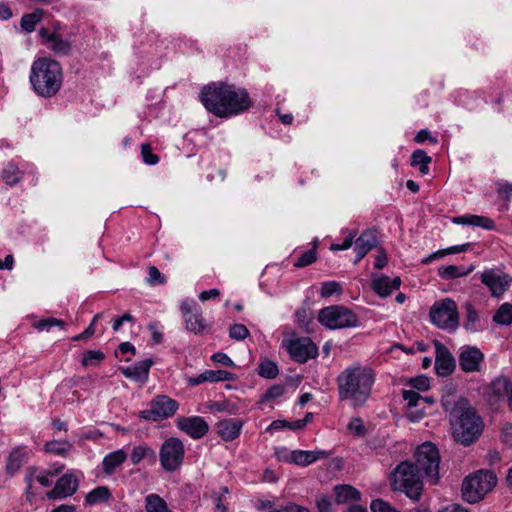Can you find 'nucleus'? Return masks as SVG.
<instances>
[{"label":"nucleus","mask_w":512,"mask_h":512,"mask_svg":"<svg viewBox=\"0 0 512 512\" xmlns=\"http://www.w3.org/2000/svg\"><path fill=\"white\" fill-rule=\"evenodd\" d=\"M378 239L377 233L374 229L365 230L356 240H355V251H356V259L355 263H358L362 260L370 250L377 246Z\"/></svg>","instance_id":"18"},{"label":"nucleus","mask_w":512,"mask_h":512,"mask_svg":"<svg viewBox=\"0 0 512 512\" xmlns=\"http://www.w3.org/2000/svg\"><path fill=\"white\" fill-rule=\"evenodd\" d=\"M409 384L419 391H426L430 386L429 379L426 376L411 378Z\"/></svg>","instance_id":"57"},{"label":"nucleus","mask_w":512,"mask_h":512,"mask_svg":"<svg viewBox=\"0 0 512 512\" xmlns=\"http://www.w3.org/2000/svg\"><path fill=\"white\" fill-rule=\"evenodd\" d=\"M43 17L42 9H35L33 12L23 15L20 25L22 29L28 33L35 30L36 24L41 21Z\"/></svg>","instance_id":"35"},{"label":"nucleus","mask_w":512,"mask_h":512,"mask_svg":"<svg viewBox=\"0 0 512 512\" xmlns=\"http://www.w3.org/2000/svg\"><path fill=\"white\" fill-rule=\"evenodd\" d=\"M370 509L372 512H400L390 503L382 500L375 499L371 502Z\"/></svg>","instance_id":"48"},{"label":"nucleus","mask_w":512,"mask_h":512,"mask_svg":"<svg viewBox=\"0 0 512 512\" xmlns=\"http://www.w3.org/2000/svg\"><path fill=\"white\" fill-rule=\"evenodd\" d=\"M475 266L470 264L468 267L463 268L457 265H447L438 268V275L445 280H452L455 278L465 277L473 272Z\"/></svg>","instance_id":"27"},{"label":"nucleus","mask_w":512,"mask_h":512,"mask_svg":"<svg viewBox=\"0 0 512 512\" xmlns=\"http://www.w3.org/2000/svg\"><path fill=\"white\" fill-rule=\"evenodd\" d=\"M316 505H317L319 512H329L330 507H331V502L327 497L322 496V497L316 499Z\"/></svg>","instance_id":"63"},{"label":"nucleus","mask_w":512,"mask_h":512,"mask_svg":"<svg viewBox=\"0 0 512 512\" xmlns=\"http://www.w3.org/2000/svg\"><path fill=\"white\" fill-rule=\"evenodd\" d=\"M328 452L324 450H316V451H304V450H295L290 455V460L292 463L301 466H307L317 460L324 459L328 457Z\"/></svg>","instance_id":"22"},{"label":"nucleus","mask_w":512,"mask_h":512,"mask_svg":"<svg viewBox=\"0 0 512 512\" xmlns=\"http://www.w3.org/2000/svg\"><path fill=\"white\" fill-rule=\"evenodd\" d=\"M431 322L439 329L454 332L459 326V312L456 302L451 298L436 301L429 311Z\"/></svg>","instance_id":"6"},{"label":"nucleus","mask_w":512,"mask_h":512,"mask_svg":"<svg viewBox=\"0 0 512 512\" xmlns=\"http://www.w3.org/2000/svg\"><path fill=\"white\" fill-rule=\"evenodd\" d=\"M402 396L407 401L408 409H414L418 406L419 401L424 400L418 392L413 390H403Z\"/></svg>","instance_id":"47"},{"label":"nucleus","mask_w":512,"mask_h":512,"mask_svg":"<svg viewBox=\"0 0 512 512\" xmlns=\"http://www.w3.org/2000/svg\"><path fill=\"white\" fill-rule=\"evenodd\" d=\"M249 335V331L243 324H234L229 329V336L235 340H244Z\"/></svg>","instance_id":"49"},{"label":"nucleus","mask_w":512,"mask_h":512,"mask_svg":"<svg viewBox=\"0 0 512 512\" xmlns=\"http://www.w3.org/2000/svg\"><path fill=\"white\" fill-rule=\"evenodd\" d=\"M64 469L63 465L54 469L40 470L35 466L28 467L26 470V480H47L48 477L59 475Z\"/></svg>","instance_id":"31"},{"label":"nucleus","mask_w":512,"mask_h":512,"mask_svg":"<svg viewBox=\"0 0 512 512\" xmlns=\"http://www.w3.org/2000/svg\"><path fill=\"white\" fill-rule=\"evenodd\" d=\"M110 497V490L105 486H99L87 494L86 502L90 505H94L99 502L108 501Z\"/></svg>","instance_id":"36"},{"label":"nucleus","mask_w":512,"mask_h":512,"mask_svg":"<svg viewBox=\"0 0 512 512\" xmlns=\"http://www.w3.org/2000/svg\"><path fill=\"white\" fill-rule=\"evenodd\" d=\"M148 283L151 285L164 284L166 282L165 277L155 266H150L148 269Z\"/></svg>","instance_id":"56"},{"label":"nucleus","mask_w":512,"mask_h":512,"mask_svg":"<svg viewBox=\"0 0 512 512\" xmlns=\"http://www.w3.org/2000/svg\"><path fill=\"white\" fill-rule=\"evenodd\" d=\"M29 79L37 95L50 98L55 96L62 86V68L53 59L39 58L32 63Z\"/></svg>","instance_id":"4"},{"label":"nucleus","mask_w":512,"mask_h":512,"mask_svg":"<svg viewBox=\"0 0 512 512\" xmlns=\"http://www.w3.org/2000/svg\"><path fill=\"white\" fill-rule=\"evenodd\" d=\"M127 459L124 450L119 449L107 454L102 462L103 470L107 475H111L115 469Z\"/></svg>","instance_id":"28"},{"label":"nucleus","mask_w":512,"mask_h":512,"mask_svg":"<svg viewBox=\"0 0 512 512\" xmlns=\"http://www.w3.org/2000/svg\"><path fill=\"white\" fill-rule=\"evenodd\" d=\"M47 46L56 54L67 55L71 51V44L58 33L53 32L47 37Z\"/></svg>","instance_id":"30"},{"label":"nucleus","mask_w":512,"mask_h":512,"mask_svg":"<svg viewBox=\"0 0 512 512\" xmlns=\"http://www.w3.org/2000/svg\"><path fill=\"white\" fill-rule=\"evenodd\" d=\"M71 445L66 441H50L45 444V451L57 455H65Z\"/></svg>","instance_id":"41"},{"label":"nucleus","mask_w":512,"mask_h":512,"mask_svg":"<svg viewBox=\"0 0 512 512\" xmlns=\"http://www.w3.org/2000/svg\"><path fill=\"white\" fill-rule=\"evenodd\" d=\"M316 259H317L316 249L313 248V249H310V250L306 251L305 253H303L297 259L294 266L299 267V268L306 267V266L314 263L316 261Z\"/></svg>","instance_id":"45"},{"label":"nucleus","mask_w":512,"mask_h":512,"mask_svg":"<svg viewBox=\"0 0 512 512\" xmlns=\"http://www.w3.org/2000/svg\"><path fill=\"white\" fill-rule=\"evenodd\" d=\"M285 387L281 384L271 386L266 393L262 396L261 402L276 399L284 394Z\"/></svg>","instance_id":"51"},{"label":"nucleus","mask_w":512,"mask_h":512,"mask_svg":"<svg viewBox=\"0 0 512 512\" xmlns=\"http://www.w3.org/2000/svg\"><path fill=\"white\" fill-rule=\"evenodd\" d=\"M401 285L400 277L390 279L388 276H380L372 280V288L380 297L389 296L392 291L397 290Z\"/></svg>","instance_id":"19"},{"label":"nucleus","mask_w":512,"mask_h":512,"mask_svg":"<svg viewBox=\"0 0 512 512\" xmlns=\"http://www.w3.org/2000/svg\"><path fill=\"white\" fill-rule=\"evenodd\" d=\"M283 345L291 358L300 363H304L318 354L316 345L307 337L290 339L284 341Z\"/></svg>","instance_id":"11"},{"label":"nucleus","mask_w":512,"mask_h":512,"mask_svg":"<svg viewBox=\"0 0 512 512\" xmlns=\"http://www.w3.org/2000/svg\"><path fill=\"white\" fill-rule=\"evenodd\" d=\"M185 448L183 442L176 437H170L163 442L159 451L161 467L167 472L177 471L184 460Z\"/></svg>","instance_id":"8"},{"label":"nucleus","mask_w":512,"mask_h":512,"mask_svg":"<svg viewBox=\"0 0 512 512\" xmlns=\"http://www.w3.org/2000/svg\"><path fill=\"white\" fill-rule=\"evenodd\" d=\"M439 512H470L467 508L463 507L458 503H453L445 508L439 510Z\"/></svg>","instance_id":"64"},{"label":"nucleus","mask_w":512,"mask_h":512,"mask_svg":"<svg viewBox=\"0 0 512 512\" xmlns=\"http://www.w3.org/2000/svg\"><path fill=\"white\" fill-rule=\"evenodd\" d=\"M496 486V482H462L460 493L463 501L475 504L482 501Z\"/></svg>","instance_id":"12"},{"label":"nucleus","mask_w":512,"mask_h":512,"mask_svg":"<svg viewBox=\"0 0 512 512\" xmlns=\"http://www.w3.org/2000/svg\"><path fill=\"white\" fill-rule=\"evenodd\" d=\"M270 512H310L307 508L296 505V504H289L285 507H282L280 509H275Z\"/></svg>","instance_id":"62"},{"label":"nucleus","mask_w":512,"mask_h":512,"mask_svg":"<svg viewBox=\"0 0 512 512\" xmlns=\"http://www.w3.org/2000/svg\"><path fill=\"white\" fill-rule=\"evenodd\" d=\"M152 364V359L148 358L143 361L137 362L132 366L122 368V373L127 378L143 383L148 378L149 369L152 366Z\"/></svg>","instance_id":"20"},{"label":"nucleus","mask_w":512,"mask_h":512,"mask_svg":"<svg viewBox=\"0 0 512 512\" xmlns=\"http://www.w3.org/2000/svg\"><path fill=\"white\" fill-rule=\"evenodd\" d=\"M451 416L454 417L453 436L458 443L468 446L479 438L484 423L474 408L470 406L457 407Z\"/></svg>","instance_id":"5"},{"label":"nucleus","mask_w":512,"mask_h":512,"mask_svg":"<svg viewBox=\"0 0 512 512\" xmlns=\"http://www.w3.org/2000/svg\"><path fill=\"white\" fill-rule=\"evenodd\" d=\"M436 350L435 370L439 376H448L456 368V361L445 345L439 341H434Z\"/></svg>","instance_id":"14"},{"label":"nucleus","mask_w":512,"mask_h":512,"mask_svg":"<svg viewBox=\"0 0 512 512\" xmlns=\"http://www.w3.org/2000/svg\"><path fill=\"white\" fill-rule=\"evenodd\" d=\"M283 428H288L290 430H301L303 429V421H286V420H275L273 421L267 428V431H275Z\"/></svg>","instance_id":"39"},{"label":"nucleus","mask_w":512,"mask_h":512,"mask_svg":"<svg viewBox=\"0 0 512 512\" xmlns=\"http://www.w3.org/2000/svg\"><path fill=\"white\" fill-rule=\"evenodd\" d=\"M497 474L490 469H480L473 473L468 474L463 480H497Z\"/></svg>","instance_id":"42"},{"label":"nucleus","mask_w":512,"mask_h":512,"mask_svg":"<svg viewBox=\"0 0 512 512\" xmlns=\"http://www.w3.org/2000/svg\"><path fill=\"white\" fill-rule=\"evenodd\" d=\"M180 311L184 317L187 330L195 334H199L204 331L206 324L199 309H193L191 303L184 301L180 306Z\"/></svg>","instance_id":"16"},{"label":"nucleus","mask_w":512,"mask_h":512,"mask_svg":"<svg viewBox=\"0 0 512 512\" xmlns=\"http://www.w3.org/2000/svg\"><path fill=\"white\" fill-rule=\"evenodd\" d=\"M466 310L464 327L466 330L471 332H477L480 330V317L478 311L474 306L467 302L464 306Z\"/></svg>","instance_id":"32"},{"label":"nucleus","mask_w":512,"mask_h":512,"mask_svg":"<svg viewBox=\"0 0 512 512\" xmlns=\"http://www.w3.org/2000/svg\"><path fill=\"white\" fill-rule=\"evenodd\" d=\"M431 157L427 155L424 150L418 149L415 150L411 156V165L418 166L422 164H430Z\"/></svg>","instance_id":"52"},{"label":"nucleus","mask_w":512,"mask_h":512,"mask_svg":"<svg viewBox=\"0 0 512 512\" xmlns=\"http://www.w3.org/2000/svg\"><path fill=\"white\" fill-rule=\"evenodd\" d=\"M393 491L403 492L408 498L419 501L423 493V482H392Z\"/></svg>","instance_id":"25"},{"label":"nucleus","mask_w":512,"mask_h":512,"mask_svg":"<svg viewBox=\"0 0 512 512\" xmlns=\"http://www.w3.org/2000/svg\"><path fill=\"white\" fill-rule=\"evenodd\" d=\"M208 382L234 380V374L224 370H207Z\"/></svg>","instance_id":"43"},{"label":"nucleus","mask_w":512,"mask_h":512,"mask_svg":"<svg viewBox=\"0 0 512 512\" xmlns=\"http://www.w3.org/2000/svg\"><path fill=\"white\" fill-rule=\"evenodd\" d=\"M259 375L267 378L273 379L278 375V367L271 360H264L259 364Z\"/></svg>","instance_id":"40"},{"label":"nucleus","mask_w":512,"mask_h":512,"mask_svg":"<svg viewBox=\"0 0 512 512\" xmlns=\"http://www.w3.org/2000/svg\"><path fill=\"white\" fill-rule=\"evenodd\" d=\"M26 457L27 452L24 447H16L10 452L5 467L6 473L9 477H13L21 468Z\"/></svg>","instance_id":"24"},{"label":"nucleus","mask_w":512,"mask_h":512,"mask_svg":"<svg viewBox=\"0 0 512 512\" xmlns=\"http://www.w3.org/2000/svg\"><path fill=\"white\" fill-rule=\"evenodd\" d=\"M510 395H512V382L506 377H498L489 387V404L497 405L503 398H509Z\"/></svg>","instance_id":"17"},{"label":"nucleus","mask_w":512,"mask_h":512,"mask_svg":"<svg viewBox=\"0 0 512 512\" xmlns=\"http://www.w3.org/2000/svg\"><path fill=\"white\" fill-rule=\"evenodd\" d=\"M105 355L100 350H88L83 354L82 365L85 367L97 366L104 359Z\"/></svg>","instance_id":"38"},{"label":"nucleus","mask_w":512,"mask_h":512,"mask_svg":"<svg viewBox=\"0 0 512 512\" xmlns=\"http://www.w3.org/2000/svg\"><path fill=\"white\" fill-rule=\"evenodd\" d=\"M147 512H171L163 499L158 495H150L146 499Z\"/></svg>","instance_id":"37"},{"label":"nucleus","mask_w":512,"mask_h":512,"mask_svg":"<svg viewBox=\"0 0 512 512\" xmlns=\"http://www.w3.org/2000/svg\"><path fill=\"white\" fill-rule=\"evenodd\" d=\"M497 192L506 201H509L512 197V183L509 182H497Z\"/></svg>","instance_id":"60"},{"label":"nucleus","mask_w":512,"mask_h":512,"mask_svg":"<svg viewBox=\"0 0 512 512\" xmlns=\"http://www.w3.org/2000/svg\"><path fill=\"white\" fill-rule=\"evenodd\" d=\"M415 455L416 463L401 462L391 472L390 480H422L425 477L438 480L440 455L437 447L425 442L417 448Z\"/></svg>","instance_id":"3"},{"label":"nucleus","mask_w":512,"mask_h":512,"mask_svg":"<svg viewBox=\"0 0 512 512\" xmlns=\"http://www.w3.org/2000/svg\"><path fill=\"white\" fill-rule=\"evenodd\" d=\"M177 427L193 439L202 438L209 430L207 422L199 417H179L176 421Z\"/></svg>","instance_id":"15"},{"label":"nucleus","mask_w":512,"mask_h":512,"mask_svg":"<svg viewBox=\"0 0 512 512\" xmlns=\"http://www.w3.org/2000/svg\"><path fill=\"white\" fill-rule=\"evenodd\" d=\"M341 290L342 289L339 283L335 281L325 282L321 287V295L323 297H330L335 293H340Z\"/></svg>","instance_id":"55"},{"label":"nucleus","mask_w":512,"mask_h":512,"mask_svg":"<svg viewBox=\"0 0 512 512\" xmlns=\"http://www.w3.org/2000/svg\"><path fill=\"white\" fill-rule=\"evenodd\" d=\"M144 459H146L150 462H155V460H156L155 451L148 446L139 445V446L133 447L132 452L130 454L131 462L134 465H136Z\"/></svg>","instance_id":"33"},{"label":"nucleus","mask_w":512,"mask_h":512,"mask_svg":"<svg viewBox=\"0 0 512 512\" xmlns=\"http://www.w3.org/2000/svg\"><path fill=\"white\" fill-rule=\"evenodd\" d=\"M374 382L375 372L371 367L350 366L337 377L339 397L351 401L354 406H362L370 397Z\"/></svg>","instance_id":"2"},{"label":"nucleus","mask_w":512,"mask_h":512,"mask_svg":"<svg viewBox=\"0 0 512 512\" xmlns=\"http://www.w3.org/2000/svg\"><path fill=\"white\" fill-rule=\"evenodd\" d=\"M347 428L352 434L356 436H364L366 434V428L360 418L351 419Z\"/></svg>","instance_id":"53"},{"label":"nucleus","mask_w":512,"mask_h":512,"mask_svg":"<svg viewBox=\"0 0 512 512\" xmlns=\"http://www.w3.org/2000/svg\"><path fill=\"white\" fill-rule=\"evenodd\" d=\"M21 178V172L13 165H9L3 171V179L8 185L16 184Z\"/></svg>","instance_id":"44"},{"label":"nucleus","mask_w":512,"mask_h":512,"mask_svg":"<svg viewBox=\"0 0 512 512\" xmlns=\"http://www.w3.org/2000/svg\"><path fill=\"white\" fill-rule=\"evenodd\" d=\"M242 425L241 421L233 419L222 420L216 425L217 433L224 441H232L239 436Z\"/></svg>","instance_id":"21"},{"label":"nucleus","mask_w":512,"mask_h":512,"mask_svg":"<svg viewBox=\"0 0 512 512\" xmlns=\"http://www.w3.org/2000/svg\"><path fill=\"white\" fill-rule=\"evenodd\" d=\"M211 359H212V361L222 364L224 366L231 367L234 365L233 361L225 353H221V352L215 353L211 357Z\"/></svg>","instance_id":"61"},{"label":"nucleus","mask_w":512,"mask_h":512,"mask_svg":"<svg viewBox=\"0 0 512 512\" xmlns=\"http://www.w3.org/2000/svg\"><path fill=\"white\" fill-rule=\"evenodd\" d=\"M141 154L144 162L148 165H155L159 161V157L152 152L149 144H143L141 146Z\"/></svg>","instance_id":"54"},{"label":"nucleus","mask_w":512,"mask_h":512,"mask_svg":"<svg viewBox=\"0 0 512 512\" xmlns=\"http://www.w3.org/2000/svg\"><path fill=\"white\" fill-rule=\"evenodd\" d=\"M297 322L299 326L306 332H309V324L312 323V315L304 308L296 312Z\"/></svg>","instance_id":"50"},{"label":"nucleus","mask_w":512,"mask_h":512,"mask_svg":"<svg viewBox=\"0 0 512 512\" xmlns=\"http://www.w3.org/2000/svg\"><path fill=\"white\" fill-rule=\"evenodd\" d=\"M493 322L501 326L512 324V304L503 303L494 313Z\"/></svg>","instance_id":"34"},{"label":"nucleus","mask_w":512,"mask_h":512,"mask_svg":"<svg viewBox=\"0 0 512 512\" xmlns=\"http://www.w3.org/2000/svg\"><path fill=\"white\" fill-rule=\"evenodd\" d=\"M53 326H64V322L62 320L56 318H47L39 321L36 325L38 330H49Z\"/></svg>","instance_id":"59"},{"label":"nucleus","mask_w":512,"mask_h":512,"mask_svg":"<svg viewBox=\"0 0 512 512\" xmlns=\"http://www.w3.org/2000/svg\"><path fill=\"white\" fill-rule=\"evenodd\" d=\"M318 320L329 329H342L359 325L358 317L343 306H329L321 309Z\"/></svg>","instance_id":"7"},{"label":"nucleus","mask_w":512,"mask_h":512,"mask_svg":"<svg viewBox=\"0 0 512 512\" xmlns=\"http://www.w3.org/2000/svg\"><path fill=\"white\" fill-rule=\"evenodd\" d=\"M102 317V313H98L96 314L90 325L85 329L84 332H82L81 334L77 335V336H74L72 338L73 341H81V340H85V339H88L90 338L91 336L94 335L95 331H96V323L97 321Z\"/></svg>","instance_id":"46"},{"label":"nucleus","mask_w":512,"mask_h":512,"mask_svg":"<svg viewBox=\"0 0 512 512\" xmlns=\"http://www.w3.org/2000/svg\"><path fill=\"white\" fill-rule=\"evenodd\" d=\"M480 280L485 285L492 297L499 298L509 290L512 276L500 268H490L480 274Z\"/></svg>","instance_id":"10"},{"label":"nucleus","mask_w":512,"mask_h":512,"mask_svg":"<svg viewBox=\"0 0 512 512\" xmlns=\"http://www.w3.org/2000/svg\"><path fill=\"white\" fill-rule=\"evenodd\" d=\"M77 482H56L55 487L46 493L49 499H61L73 495L77 491Z\"/></svg>","instance_id":"29"},{"label":"nucleus","mask_w":512,"mask_h":512,"mask_svg":"<svg viewBox=\"0 0 512 512\" xmlns=\"http://www.w3.org/2000/svg\"><path fill=\"white\" fill-rule=\"evenodd\" d=\"M361 493L349 484H340L334 487V501L338 505L359 501Z\"/></svg>","instance_id":"23"},{"label":"nucleus","mask_w":512,"mask_h":512,"mask_svg":"<svg viewBox=\"0 0 512 512\" xmlns=\"http://www.w3.org/2000/svg\"><path fill=\"white\" fill-rule=\"evenodd\" d=\"M459 366L463 372H479L484 360V354L476 346H464L458 356Z\"/></svg>","instance_id":"13"},{"label":"nucleus","mask_w":512,"mask_h":512,"mask_svg":"<svg viewBox=\"0 0 512 512\" xmlns=\"http://www.w3.org/2000/svg\"><path fill=\"white\" fill-rule=\"evenodd\" d=\"M356 235H357L356 231H352L345 238V240L343 242H341V244H332L330 249L333 251L349 249L353 245Z\"/></svg>","instance_id":"58"},{"label":"nucleus","mask_w":512,"mask_h":512,"mask_svg":"<svg viewBox=\"0 0 512 512\" xmlns=\"http://www.w3.org/2000/svg\"><path fill=\"white\" fill-rule=\"evenodd\" d=\"M179 407L176 400L167 395H157L149 403V408L139 412V417L147 421H162L175 415Z\"/></svg>","instance_id":"9"},{"label":"nucleus","mask_w":512,"mask_h":512,"mask_svg":"<svg viewBox=\"0 0 512 512\" xmlns=\"http://www.w3.org/2000/svg\"><path fill=\"white\" fill-rule=\"evenodd\" d=\"M200 98L205 108L218 117L235 116L252 106L246 89L223 82L204 86Z\"/></svg>","instance_id":"1"},{"label":"nucleus","mask_w":512,"mask_h":512,"mask_svg":"<svg viewBox=\"0 0 512 512\" xmlns=\"http://www.w3.org/2000/svg\"><path fill=\"white\" fill-rule=\"evenodd\" d=\"M453 222L461 225H472L482 227L486 230H493L495 223L492 219L485 216L465 215L453 218Z\"/></svg>","instance_id":"26"}]
</instances>
